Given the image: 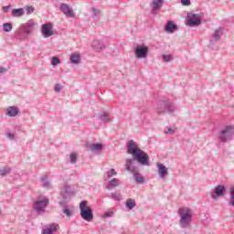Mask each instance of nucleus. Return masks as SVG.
<instances>
[{"mask_svg": "<svg viewBox=\"0 0 234 234\" xmlns=\"http://www.w3.org/2000/svg\"><path fill=\"white\" fill-rule=\"evenodd\" d=\"M126 148L128 154H132L133 156L132 159L127 158L125 161V167L129 173H134V171H136V162L141 164V165H146L147 167L151 165V163L149 162V154L140 149L133 140H130L127 143Z\"/></svg>", "mask_w": 234, "mask_h": 234, "instance_id": "nucleus-1", "label": "nucleus"}, {"mask_svg": "<svg viewBox=\"0 0 234 234\" xmlns=\"http://www.w3.org/2000/svg\"><path fill=\"white\" fill-rule=\"evenodd\" d=\"M178 217H180L179 219V226L183 229H187L191 226V222H193V215H195V212L193 209H191L188 207H182L178 208L177 211Z\"/></svg>", "mask_w": 234, "mask_h": 234, "instance_id": "nucleus-2", "label": "nucleus"}, {"mask_svg": "<svg viewBox=\"0 0 234 234\" xmlns=\"http://www.w3.org/2000/svg\"><path fill=\"white\" fill-rule=\"evenodd\" d=\"M76 195V190L72 188L70 184L64 183L60 188V197L62 200L59 201L60 206H67L69 204V199L72 198Z\"/></svg>", "mask_w": 234, "mask_h": 234, "instance_id": "nucleus-3", "label": "nucleus"}, {"mask_svg": "<svg viewBox=\"0 0 234 234\" xmlns=\"http://www.w3.org/2000/svg\"><path fill=\"white\" fill-rule=\"evenodd\" d=\"M36 28V21L34 19L28 20L27 23L22 24L17 30V35L20 39H27V36H30Z\"/></svg>", "mask_w": 234, "mask_h": 234, "instance_id": "nucleus-4", "label": "nucleus"}, {"mask_svg": "<svg viewBox=\"0 0 234 234\" xmlns=\"http://www.w3.org/2000/svg\"><path fill=\"white\" fill-rule=\"evenodd\" d=\"M218 138L219 142H222L223 144H226V142H231L234 138V127L225 126L219 131Z\"/></svg>", "mask_w": 234, "mask_h": 234, "instance_id": "nucleus-5", "label": "nucleus"}, {"mask_svg": "<svg viewBox=\"0 0 234 234\" xmlns=\"http://www.w3.org/2000/svg\"><path fill=\"white\" fill-rule=\"evenodd\" d=\"M176 109L175 105H173L169 101H161L157 104L156 112L158 114H165V112L173 114Z\"/></svg>", "mask_w": 234, "mask_h": 234, "instance_id": "nucleus-6", "label": "nucleus"}, {"mask_svg": "<svg viewBox=\"0 0 234 234\" xmlns=\"http://www.w3.org/2000/svg\"><path fill=\"white\" fill-rule=\"evenodd\" d=\"M80 217L86 222H92L94 220V214L92 208L89 206H80Z\"/></svg>", "mask_w": 234, "mask_h": 234, "instance_id": "nucleus-7", "label": "nucleus"}, {"mask_svg": "<svg viewBox=\"0 0 234 234\" xmlns=\"http://www.w3.org/2000/svg\"><path fill=\"white\" fill-rule=\"evenodd\" d=\"M149 54V47L145 45H138L134 48V56L137 59H144Z\"/></svg>", "mask_w": 234, "mask_h": 234, "instance_id": "nucleus-8", "label": "nucleus"}, {"mask_svg": "<svg viewBox=\"0 0 234 234\" xmlns=\"http://www.w3.org/2000/svg\"><path fill=\"white\" fill-rule=\"evenodd\" d=\"M188 27H198L202 25V19L200 18V15H197L195 13H189L187 15V23Z\"/></svg>", "mask_w": 234, "mask_h": 234, "instance_id": "nucleus-9", "label": "nucleus"}, {"mask_svg": "<svg viewBox=\"0 0 234 234\" xmlns=\"http://www.w3.org/2000/svg\"><path fill=\"white\" fill-rule=\"evenodd\" d=\"M226 195V186L223 185H218L214 191L211 194L213 200H217V198H222Z\"/></svg>", "mask_w": 234, "mask_h": 234, "instance_id": "nucleus-10", "label": "nucleus"}, {"mask_svg": "<svg viewBox=\"0 0 234 234\" xmlns=\"http://www.w3.org/2000/svg\"><path fill=\"white\" fill-rule=\"evenodd\" d=\"M224 34V29L222 27H219L218 29H216L211 37H210V45H215L216 43H218V41H220V37H222Z\"/></svg>", "mask_w": 234, "mask_h": 234, "instance_id": "nucleus-11", "label": "nucleus"}, {"mask_svg": "<svg viewBox=\"0 0 234 234\" xmlns=\"http://www.w3.org/2000/svg\"><path fill=\"white\" fill-rule=\"evenodd\" d=\"M59 231V224L50 223L47 225L46 229H42L41 234H54Z\"/></svg>", "mask_w": 234, "mask_h": 234, "instance_id": "nucleus-12", "label": "nucleus"}, {"mask_svg": "<svg viewBox=\"0 0 234 234\" xmlns=\"http://www.w3.org/2000/svg\"><path fill=\"white\" fill-rule=\"evenodd\" d=\"M91 48L95 52H99L100 53V52H103V50H105V48H107V46H105V42L104 41L95 39L91 43Z\"/></svg>", "mask_w": 234, "mask_h": 234, "instance_id": "nucleus-13", "label": "nucleus"}, {"mask_svg": "<svg viewBox=\"0 0 234 234\" xmlns=\"http://www.w3.org/2000/svg\"><path fill=\"white\" fill-rule=\"evenodd\" d=\"M162 6H164V0H153L151 3V14L156 16V14H158L162 9Z\"/></svg>", "mask_w": 234, "mask_h": 234, "instance_id": "nucleus-14", "label": "nucleus"}, {"mask_svg": "<svg viewBox=\"0 0 234 234\" xmlns=\"http://www.w3.org/2000/svg\"><path fill=\"white\" fill-rule=\"evenodd\" d=\"M41 34L44 36V37H50L51 36H54L52 25L48 23L43 24L41 28Z\"/></svg>", "mask_w": 234, "mask_h": 234, "instance_id": "nucleus-15", "label": "nucleus"}, {"mask_svg": "<svg viewBox=\"0 0 234 234\" xmlns=\"http://www.w3.org/2000/svg\"><path fill=\"white\" fill-rule=\"evenodd\" d=\"M59 10L67 17H74L75 16L72 8L67 4H60Z\"/></svg>", "mask_w": 234, "mask_h": 234, "instance_id": "nucleus-16", "label": "nucleus"}, {"mask_svg": "<svg viewBox=\"0 0 234 234\" xmlns=\"http://www.w3.org/2000/svg\"><path fill=\"white\" fill-rule=\"evenodd\" d=\"M156 166L158 168V175L160 178H165L169 176V170L167 166L164 165L162 163H157Z\"/></svg>", "mask_w": 234, "mask_h": 234, "instance_id": "nucleus-17", "label": "nucleus"}, {"mask_svg": "<svg viewBox=\"0 0 234 234\" xmlns=\"http://www.w3.org/2000/svg\"><path fill=\"white\" fill-rule=\"evenodd\" d=\"M121 185H122V182L120 181V179L112 178L108 182L106 186V189H108V191H112V189H116V187H120Z\"/></svg>", "mask_w": 234, "mask_h": 234, "instance_id": "nucleus-18", "label": "nucleus"}, {"mask_svg": "<svg viewBox=\"0 0 234 234\" xmlns=\"http://www.w3.org/2000/svg\"><path fill=\"white\" fill-rule=\"evenodd\" d=\"M176 30H178V26L171 20H169L165 26V31H166L167 34H175Z\"/></svg>", "mask_w": 234, "mask_h": 234, "instance_id": "nucleus-19", "label": "nucleus"}, {"mask_svg": "<svg viewBox=\"0 0 234 234\" xmlns=\"http://www.w3.org/2000/svg\"><path fill=\"white\" fill-rule=\"evenodd\" d=\"M6 116L9 118H16L19 114V108L17 106H10L6 109Z\"/></svg>", "mask_w": 234, "mask_h": 234, "instance_id": "nucleus-20", "label": "nucleus"}, {"mask_svg": "<svg viewBox=\"0 0 234 234\" xmlns=\"http://www.w3.org/2000/svg\"><path fill=\"white\" fill-rule=\"evenodd\" d=\"M89 149L91 153H95L96 154H101V153L103 151V144H90Z\"/></svg>", "mask_w": 234, "mask_h": 234, "instance_id": "nucleus-21", "label": "nucleus"}, {"mask_svg": "<svg viewBox=\"0 0 234 234\" xmlns=\"http://www.w3.org/2000/svg\"><path fill=\"white\" fill-rule=\"evenodd\" d=\"M71 65H80L81 63V56L79 53H72L69 57Z\"/></svg>", "mask_w": 234, "mask_h": 234, "instance_id": "nucleus-22", "label": "nucleus"}, {"mask_svg": "<svg viewBox=\"0 0 234 234\" xmlns=\"http://www.w3.org/2000/svg\"><path fill=\"white\" fill-rule=\"evenodd\" d=\"M46 207L47 206H33L32 209L37 215H45L47 213Z\"/></svg>", "mask_w": 234, "mask_h": 234, "instance_id": "nucleus-23", "label": "nucleus"}, {"mask_svg": "<svg viewBox=\"0 0 234 234\" xmlns=\"http://www.w3.org/2000/svg\"><path fill=\"white\" fill-rule=\"evenodd\" d=\"M133 179L136 182V184H144L145 182V177L140 174V172H133Z\"/></svg>", "mask_w": 234, "mask_h": 234, "instance_id": "nucleus-24", "label": "nucleus"}, {"mask_svg": "<svg viewBox=\"0 0 234 234\" xmlns=\"http://www.w3.org/2000/svg\"><path fill=\"white\" fill-rule=\"evenodd\" d=\"M62 213L68 218H70V217H74V210L69 206H63L62 207Z\"/></svg>", "mask_w": 234, "mask_h": 234, "instance_id": "nucleus-25", "label": "nucleus"}, {"mask_svg": "<svg viewBox=\"0 0 234 234\" xmlns=\"http://www.w3.org/2000/svg\"><path fill=\"white\" fill-rule=\"evenodd\" d=\"M48 204V199L47 197H38L35 201L34 206H47Z\"/></svg>", "mask_w": 234, "mask_h": 234, "instance_id": "nucleus-26", "label": "nucleus"}, {"mask_svg": "<svg viewBox=\"0 0 234 234\" xmlns=\"http://www.w3.org/2000/svg\"><path fill=\"white\" fill-rule=\"evenodd\" d=\"M99 119L103 123H109L111 122V119L109 118V112H104L99 115Z\"/></svg>", "mask_w": 234, "mask_h": 234, "instance_id": "nucleus-27", "label": "nucleus"}, {"mask_svg": "<svg viewBox=\"0 0 234 234\" xmlns=\"http://www.w3.org/2000/svg\"><path fill=\"white\" fill-rule=\"evenodd\" d=\"M12 14L14 17H22V16H25V9L23 8L13 9Z\"/></svg>", "mask_w": 234, "mask_h": 234, "instance_id": "nucleus-28", "label": "nucleus"}, {"mask_svg": "<svg viewBox=\"0 0 234 234\" xmlns=\"http://www.w3.org/2000/svg\"><path fill=\"white\" fill-rule=\"evenodd\" d=\"M10 171L12 170L8 166L0 167V176H6V175H10Z\"/></svg>", "mask_w": 234, "mask_h": 234, "instance_id": "nucleus-29", "label": "nucleus"}, {"mask_svg": "<svg viewBox=\"0 0 234 234\" xmlns=\"http://www.w3.org/2000/svg\"><path fill=\"white\" fill-rule=\"evenodd\" d=\"M41 182L44 187H47V188L50 187V181H48V176H42Z\"/></svg>", "mask_w": 234, "mask_h": 234, "instance_id": "nucleus-30", "label": "nucleus"}, {"mask_svg": "<svg viewBox=\"0 0 234 234\" xmlns=\"http://www.w3.org/2000/svg\"><path fill=\"white\" fill-rule=\"evenodd\" d=\"M116 175H118V172H116V170H114L113 168L110 169L107 172L108 180H111V178H112V176H116Z\"/></svg>", "mask_w": 234, "mask_h": 234, "instance_id": "nucleus-31", "label": "nucleus"}, {"mask_svg": "<svg viewBox=\"0 0 234 234\" xmlns=\"http://www.w3.org/2000/svg\"><path fill=\"white\" fill-rule=\"evenodd\" d=\"M69 162L70 164H76V162H78V154L71 153L69 154Z\"/></svg>", "mask_w": 234, "mask_h": 234, "instance_id": "nucleus-32", "label": "nucleus"}, {"mask_svg": "<svg viewBox=\"0 0 234 234\" xmlns=\"http://www.w3.org/2000/svg\"><path fill=\"white\" fill-rule=\"evenodd\" d=\"M4 32H12V24L11 23H5L3 25Z\"/></svg>", "mask_w": 234, "mask_h": 234, "instance_id": "nucleus-33", "label": "nucleus"}, {"mask_svg": "<svg viewBox=\"0 0 234 234\" xmlns=\"http://www.w3.org/2000/svg\"><path fill=\"white\" fill-rule=\"evenodd\" d=\"M229 197H230V199H229V206H234V188L230 189Z\"/></svg>", "mask_w": 234, "mask_h": 234, "instance_id": "nucleus-34", "label": "nucleus"}, {"mask_svg": "<svg viewBox=\"0 0 234 234\" xmlns=\"http://www.w3.org/2000/svg\"><path fill=\"white\" fill-rule=\"evenodd\" d=\"M59 63H61V60L59 59V58L58 57H53L51 59V65L53 67H56V65H59Z\"/></svg>", "mask_w": 234, "mask_h": 234, "instance_id": "nucleus-35", "label": "nucleus"}, {"mask_svg": "<svg viewBox=\"0 0 234 234\" xmlns=\"http://www.w3.org/2000/svg\"><path fill=\"white\" fill-rule=\"evenodd\" d=\"M90 11L92 12V16L93 17H98V16H100V14H101L100 9H98L96 7H91Z\"/></svg>", "mask_w": 234, "mask_h": 234, "instance_id": "nucleus-36", "label": "nucleus"}, {"mask_svg": "<svg viewBox=\"0 0 234 234\" xmlns=\"http://www.w3.org/2000/svg\"><path fill=\"white\" fill-rule=\"evenodd\" d=\"M163 61L165 63H169L170 61H173V56H171V55H163Z\"/></svg>", "mask_w": 234, "mask_h": 234, "instance_id": "nucleus-37", "label": "nucleus"}, {"mask_svg": "<svg viewBox=\"0 0 234 234\" xmlns=\"http://www.w3.org/2000/svg\"><path fill=\"white\" fill-rule=\"evenodd\" d=\"M111 217H114V212L113 211H108V212L101 215L102 218H111Z\"/></svg>", "mask_w": 234, "mask_h": 234, "instance_id": "nucleus-38", "label": "nucleus"}, {"mask_svg": "<svg viewBox=\"0 0 234 234\" xmlns=\"http://www.w3.org/2000/svg\"><path fill=\"white\" fill-rule=\"evenodd\" d=\"M25 10H26V14H27V16H30V14H34V6L30 5V6H26L25 7Z\"/></svg>", "mask_w": 234, "mask_h": 234, "instance_id": "nucleus-39", "label": "nucleus"}, {"mask_svg": "<svg viewBox=\"0 0 234 234\" xmlns=\"http://www.w3.org/2000/svg\"><path fill=\"white\" fill-rule=\"evenodd\" d=\"M112 198L113 200H117V202H120L121 198H122V194H118V193H112Z\"/></svg>", "mask_w": 234, "mask_h": 234, "instance_id": "nucleus-40", "label": "nucleus"}, {"mask_svg": "<svg viewBox=\"0 0 234 234\" xmlns=\"http://www.w3.org/2000/svg\"><path fill=\"white\" fill-rule=\"evenodd\" d=\"M175 133H176V130L171 127H167L166 130H165V134H175Z\"/></svg>", "mask_w": 234, "mask_h": 234, "instance_id": "nucleus-41", "label": "nucleus"}, {"mask_svg": "<svg viewBox=\"0 0 234 234\" xmlns=\"http://www.w3.org/2000/svg\"><path fill=\"white\" fill-rule=\"evenodd\" d=\"M125 206H136V202H134V199L129 198V199L126 201Z\"/></svg>", "mask_w": 234, "mask_h": 234, "instance_id": "nucleus-42", "label": "nucleus"}, {"mask_svg": "<svg viewBox=\"0 0 234 234\" xmlns=\"http://www.w3.org/2000/svg\"><path fill=\"white\" fill-rule=\"evenodd\" d=\"M181 5H183V6H190L191 0H181Z\"/></svg>", "mask_w": 234, "mask_h": 234, "instance_id": "nucleus-43", "label": "nucleus"}, {"mask_svg": "<svg viewBox=\"0 0 234 234\" xmlns=\"http://www.w3.org/2000/svg\"><path fill=\"white\" fill-rule=\"evenodd\" d=\"M61 89H63V87H61V84H56L54 87L55 92H61Z\"/></svg>", "mask_w": 234, "mask_h": 234, "instance_id": "nucleus-44", "label": "nucleus"}, {"mask_svg": "<svg viewBox=\"0 0 234 234\" xmlns=\"http://www.w3.org/2000/svg\"><path fill=\"white\" fill-rule=\"evenodd\" d=\"M5 136H7L9 138V140H14L16 138V134L8 132L5 133Z\"/></svg>", "mask_w": 234, "mask_h": 234, "instance_id": "nucleus-45", "label": "nucleus"}, {"mask_svg": "<svg viewBox=\"0 0 234 234\" xmlns=\"http://www.w3.org/2000/svg\"><path fill=\"white\" fill-rule=\"evenodd\" d=\"M89 202L87 200H83L79 204V206H87Z\"/></svg>", "mask_w": 234, "mask_h": 234, "instance_id": "nucleus-46", "label": "nucleus"}, {"mask_svg": "<svg viewBox=\"0 0 234 234\" xmlns=\"http://www.w3.org/2000/svg\"><path fill=\"white\" fill-rule=\"evenodd\" d=\"M133 209H134V206H127L126 207V211H131Z\"/></svg>", "mask_w": 234, "mask_h": 234, "instance_id": "nucleus-47", "label": "nucleus"}, {"mask_svg": "<svg viewBox=\"0 0 234 234\" xmlns=\"http://www.w3.org/2000/svg\"><path fill=\"white\" fill-rule=\"evenodd\" d=\"M3 10H4V12H9V10H10V5L4 6V7H3Z\"/></svg>", "mask_w": 234, "mask_h": 234, "instance_id": "nucleus-48", "label": "nucleus"}, {"mask_svg": "<svg viewBox=\"0 0 234 234\" xmlns=\"http://www.w3.org/2000/svg\"><path fill=\"white\" fill-rule=\"evenodd\" d=\"M6 71V69L3 67H0V74H5V72Z\"/></svg>", "mask_w": 234, "mask_h": 234, "instance_id": "nucleus-49", "label": "nucleus"}]
</instances>
